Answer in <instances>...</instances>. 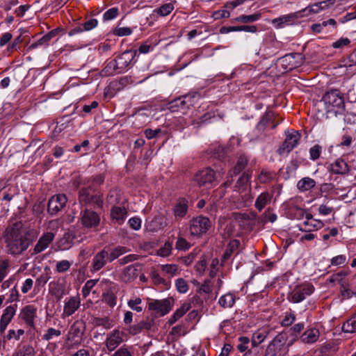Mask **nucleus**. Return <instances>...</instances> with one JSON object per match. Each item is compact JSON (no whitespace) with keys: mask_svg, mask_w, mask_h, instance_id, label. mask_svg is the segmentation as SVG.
Returning a JSON list of instances; mask_svg holds the SVG:
<instances>
[{"mask_svg":"<svg viewBox=\"0 0 356 356\" xmlns=\"http://www.w3.org/2000/svg\"><path fill=\"white\" fill-rule=\"evenodd\" d=\"M35 238V231L26 229L22 221L10 224L3 234L5 250L12 255L21 254Z\"/></svg>","mask_w":356,"mask_h":356,"instance_id":"nucleus-1","label":"nucleus"},{"mask_svg":"<svg viewBox=\"0 0 356 356\" xmlns=\"http://www.w3.org/2000/svg\"><path fill=\"white\" fill-rule=\"evenodd\" d=\"M137 51L130 49L126 50L120 54L116 58L107 63L102 70V73L105 76H113L120 74L132 67L136 63L135 58Z\"/></svg>","mask_w":356,"mask_h":356,"instance_id":"nucleus-2","label":"nucleus"},{"mask_svg":"<svg viewBox=\"0 0 356 356\" xmlns=\"http://www.w3.org/2000/svg\"><path fill=\"white\" fill-rule=\"evenodd\" d=\"M327 113H334L335 116L345 112L344 99L341 92L333 89L327 92L323 97Z\"/></svg>","mask_w":356,"mask_h":356,"instance_id":"nucleus-3","label":"nucleus"},{"mask_svg":"<svg viewBox=\"0 0 356 356\" xmlns=\"http://www.w3.org/2000/svg\"><path fill=\"white\" fill-rule=\"evenodd\" d=\"M295 341V339L289 341L287 333L280 332L268 346L266 351L275 356H285L289 352V348Z\"/></svg>","mask_w":356,"mask_h":356,"instance_id":"nucleus-4","label":"nucleus"},{"mask_svg":"<svg viewBox=\"0 0 356 356\" xmlns=\"http://www.w3.org/2000/svg\"><path fill=\"white\" fill-rule=\"evenodd\" d=\"M79 202L83 206H92L94 209H102L104 204L103 195L93 192L92 189L84 186L79 191Z\"/></svg>","mask_w":356,"mask_h":356,"instance_id":"nucleus-5","label":"nucleus"},{"mask_svg":"<svg viewBox=\"0 0 356 356\" xmlns=\"http://www.w3.org/2000/svg\"><path fill=\"white\" fill-rule=\"evenodd\" d=\"M197 92L188 93L171 101L169 104V109L171 112H179L186 113L191 106H193L199 99Z\"/></svg>","mask_w":356,"mask_h":356,"instance_id":"nucleus-6","label":"nucleus"},{"mask_svg":"<svg viewBox=\"0 0 356 356\" xmlns=\"http://www.w3.org/2000/svg\"><path fill=\"white\" fill-rule=\"evenodd\" d=\"M211 227V222L207 217L199 216L189 221V231L192 236H202Z\"/></svg>","mask_w":356,"mask_h":356,"instance_id":"nucleus-7","label":"nucleus"},{"mask_svg":"<svg viewBox=\"0 0 356 356\" xmlns=\"http://www.w3.org/2000/svg\"><path fill=\"white\" fill-rule=\"evenodd\" d=\"M79 220L84 228L95 229L99 226L101 218L97 212L85 208L80 211Z\"/></svg>","mask_w":356,"mask_h":356,"instance_id":"nucleus-8","label":"nucleus"},{"mask_svg":"<svg viewBox=\"0 0 356 356\" xmlns=\"http://www.w3.org/2000/svg\"><path fill=\"white\" fill-rule=\"evenodd\" d=\"M314 291V287L310 283H304L296 286L289 295V301L299 303L310 296Z\"/></svg>","mask_w":356,"mask_h":356,"instance_id":"nucleus-9","label":"nucleus"},{"mask_svg":"<svg viewBox=\"0 0 356 356\" xmlns=\"http://www.w3.org/2000/svg\"><path fill=\"white\" fill-rule=\"evenodd\" d=\"M215 179V172L210 168L201 170L195 173L193 181L198 186H206L211 184Z\"/></svg>","mask_w":356,"mask_h":356,"instance_id":"nucleus-10","label":"nucleus"},{"mask_svg":"<svg viewBox=\"0 0 356 356\" xmlns=\"http://www.w3.org/2000/svg\"><path fill=\"white\" fill-rule=\"evenodd\" d=\"M172 301L171 298L155 300L148 303V309L161 316H164L171 310Z\"/></svg>","mask_w":356,"mask_h":356,"instance_id":"nucleus-11","label":"nucleus"},{"mask_svg":"<svg viewBox=\"0 0 356 356\" xmlns=\"http://www.w3.org/2000/svg\"><path fill=\"white\" fill-rule=\"evenodd\" d=\"M67 197L64 194L52 196L48 202L47 211L51 215L58 213L66 204Z\"/></svg>","mask_w":356,"mask_h":356,"instance_id":"nucleus-12","label":"nucleus"},{"mask_svg":"<svg viewBox=\"0 0 356 356\" xmlns=\"http://www.w3.org/2000/svg\"><path fill=\"white\" fill-rule=\"evenodd\" d=\"M280 62L286 70L291 71L301 65L302 56L297 53L286 54L280 58Z\"/></svg>","mask_w":356,"mask_h":356,"instance_id":"nucleus-13","label":"nucleus"},{"mask_svg":"<svg viewBox=\"0 0 356 356\" xmlns=\"http://www.w3.org/2000/svg\"><path fill=\"white\" fill-rule=\"evenodd\" d=\"M123 335L124 333L119 330H114L108 334L105 346L109 352L113 351L124 341Z\"/></svg>","mask_w":356,"mask_h":356,"instance_id":"nucleus-14","label":"nucleus"},{"mask_svg":"<svg viewBox=\"0 0 356 356\" xmlns=\"http://www.w3.org/2000/svg\"><path fill=\"white\" fill-rule=\"evenodd\" d=\"M301 138L300 134L295 130L288 131L286 132V138L282 143L280 149L286 152H290L296 147Z\"/></svg>","mask_w":356,"mask_h":356,"instance_id":"nucleus-15","label":"nucleus"},{"mask_svg":"<svg viewBox=\"0 0 356 356\" xmlns=\"http://www.w3.org/2000/svg\"><path fill=\"white\" fill-rule=\"evenodd\" d=\"M108 250L102 249L95 254L92 259L90 270L91 272H97L103 268L108 262Z\"/></svg>","mask_w":356,"mask_h":356,"instance_id":"nucleus-16","label":"nucleus"},{"mask_svg":"<svg viewBox=\"0 0 356 356\" xmlns=\"http://www.w3.org/2000/svg\"><path fill=\"white\" fill-rule=\"evenodd\" d=\"M327 170L334 175H345L349 172L350 167L347 161L340 157L329 165Z\"/></svg>","mask_w":356,"mask_h":356,"instance_id":"nucleus-17","label":"nucleus"},{"mask_svg":"<svg viewBox=\"0 0 356 356\" xmlns=\"http://www.w3.org/2000/svg\"><path fill=\"white\" fill-rule=\"evenodd\" d=\"M36 312V307L33 305H29L22 308L19 316L27 325L31 328H35Z\"/></svg>","mask_w":356,"mask_h":356,"instance_id":"nucleus-18","label":"nucleus"},{"mask_svg":"<svg viewBox=\"0 0 356 356\" xmlns=\"http://www.w3.org/2000/svg\"><path fill=\"white\" fill-rule=\"evenodd\" d=\"M54 238L55 234L54 232H47L44 233L34 246L33 254H37L46 250Z\"/></svg>","mask_w":356,"mask_h":356,"instance_id":"nucleus-19","label":"nucleus"},{"mask_svg":"<svg viewBox=\"0 0 356 356\" xmlns=\"http://www.w3.org/2000/svg\"><path fill=\"white\" fill-rule=\"evenodd\" d=\"M16 305L8 306L3 312L0 321V332H3L16 313Z\"/></svg>","mask_w":356,"mask_h":356,"instance_id":"nucleus-20","label":"nucleus"},{"mask_svg":"<svg viewBox=\"0 0 356 356\" xmlns=\"http://www.w3.org/2000/svg\"><path fill=\"white\" fill-rule=\"evenodd\" d=\"M188 202L185 198H179L173 207V214L177 220L183 218L188 213Z\"/></svg>","mask_w":356,"mask_h":356,"instance_id":"nucleus-21","label":"nucleus"},{"mask_svg":"<svg viewBox=\"0 0 356 356\" xmlns=\"http://www.w3.org/2000/svg\"><path fill=\"white\" fill-rule=\"evenodd\" d=\"M80 306V298L77 296L71 297L65 302L63 308V316H70L72 315Z\"/></svg>","mask_w":356,"mask_h":356,"instance_id":"nucleus-22","label":"nucleus"},{"mask_svg":"<svg viewBox=\"0 0 356 356\" xmlns=\"http://www.w3.org/2000/svg\"><path fill=\"white\" fill-rule=\"evenodd\" d=\"M154 325V321L150 319H146L140 321L137 324H135L132 326H131L129 328V334L132 335H136L144 330H150Z\"/></svg>","mask_w":356,"mask_h":356,"instance_id":"nucleus-23","label":"nucleus"},{"mask_svg":"<svg viewBox=\"0 0 356 356\" xmlns=\"http://www.w3.org/2000/svg\"><path fill=\"white\" fill-rule=\"evenodd\" d=\"M233 217L239 226L243 228H248L252 225L255 216L252 214L251 217L248 213H234Z\"/></svg>","mask_w":356,"mask_h":356,"instance_id":"nucleus-24","label":"nucleus"},{"mask_svg":"<svg viewBox=\"0 0 356 356\" xmlns=\"http://www.w3.org/2000/svg\"><path fill=\"white\" fill-rule=\"evenodd\" d=\"M191 308V304L190 302H184L179 308H178L173 315L168 320L170 325H173L179 318H181Z\"/></svg>","mask_w":356,"mask_h":356,"instance_id":"nucleus-25","label":"nucleus"},{"mask_svg":"<svg viewBox=\"0 0 356 356\" xmlns=\"http://www.w3.org/2000/svg\"><path fill=\"white\" fill-rule=\"evenodd\" d=\"M320 333L316 328H309L301 335L300 339L303 343H313L318 339Z\"/></svg>","mask_w":356,"mask_h":356,"instance_id":"nucleus-26","label":"nucleus"},{"mask_svg":"<svg viewBox=\"0 0 356 356\" xmlns=\"http://www.w3.org/2000/svg\"><path fill=\"white\" fill-rule=\"evenodd\" d=\"M166 226L164 217L161 215L156 216L147 225L149 231L156 232L163 229Z\"/></svg>","mask_w":356,"mask_h":356,"instance_id":"nucleus-27","label":"nucleus"},{"mask_svg":"<svg viewBox=\"0 0 356 356\" xmlns=\"http://www.w3.org/2000/svg\"><path fill=\"white\" fill-rule=\"evenodd\" d=\"M298 17L299 15L298 13H291L273 19L272 23L276 28H281L284 24L293 23L296 19L298 18Z\"/></svg>","mask_w":356,"mask_h":356,"instance_id":"nucleus-28","label":"nucleus"},{"mask_svg":"<svg viewBox=\"0 0 356 356\" xmlns=\"http://www.w3.org/2000/svg\"><path fill=\"white\" fill-rule=\"evenodd\" d=\"M127 213L124 207H113L111 209V216L113 220H115L119 225H121L124 222Z\"/></svg>","mask_w":356,"mask_h":356,"instance_id":"nucleus-29","label":"nucleus"},{"mask_svg":"<svg viewBox=\"0 0 356 356\" xmlns=\"http://www.w3.org/2000/svg\"><path fill=\"white\" fill-rule=\"evenodd\" d=\"M273 196L268 192L261 193L256 199L254 207L261 211L268 203H270Z\"/></svg>","mask_w":356,"mask_h":356,"instance_id":"nucleus-30","label":"nucleus"},{"mask_svg":"<svg viewBox=\"0 0 356 356\" xmlns=\"http://www.w3.org/2000/svg\"><path fill=\"white\" fill-rule=\"evenodd\" d=\"M104 181V177L102 175H97L89 177L84 185L90 189H92L93 192H96L97 187L101 186Z\"/></svg>","mask_w":356,"mask_h":356,"instance_id":"nucleus-31","label":"nucleus"},{"mask_svg":"<svg viewBox=\"0 0 356 356\" xmlns=\"http://www.w3.org/2000/svg\"><path fill=\"white\" fill-rule=\"evenodd\" d=\"M248 159L245 155H241L236 161V165L233 168L232 170L229 171L231 176L236 175L241 172L248 165Z\"/></svg>","mask_w":356,"mask_h":356,"instance_id":"nucleus-32","label":"nucleus"},{"mask_svg":"<svg viewBox=\"0 0 356 356\" xmlns=\"http://www.w3.org/2000/svg\"><path fill=\"white\" fill-rule=\"evenodd\" d=\"M304 228L300 227L299 230L304 232H311L314 230H318L321 229L324 224L321 220H305L303 222Z\"/></svg>","mask_w":356,"mask_h":356,"instance_id":"nucleus-33","label":"nucleus"},{"mask_svg":"<svg viewBox=\"0 0 356 356\" xmlns=\"http://www.w3.org/2000/svg\"><path fill=\"white\" fill-rule=\"evenodd\" d=\"M35 351L31 344H24L19 346L12 356H34Z\"/></svg>","mask_w":356,"mask_h":356,"instance_id":"nucleus-34","label":"nucleus"},{"mask_svg":"<svg viewBox=\"0 0 356 356\" xmlns=\"http://www.w3.org/2000/svg\"><path fill=\"white\" fill-rule=\"evenodd\" d=\"M240 245V242L238 240L234 239L232 240L227 245L226 250L222 256V261H225L229 259L232 254L236 252Z\"/></svg>","mask_w":356,"mask_h":356,"instance_id":"nucleus-35","label":"nucleus"},{"mask_svg":"<svg viewBox=\"0 0 356 356\" xmlns=\"http://www.w3.org/2000/svg\"><path fill=\"white\" fill-rule=\"evenodd\" d=\"M316 186L314 179L310 177H304L297 184L298 188L301 191H307L313 188Z\"/></svg>","mask_w":356,"mask_h":356,"instance_id":"nucleus-36","label":"nucleus"},{"mask_svg":"<svg viewBox=\"0 0 356 356\" xmlns=\"http://www.w3.org/2000/svg\"><path fill=\"white\" fill-rule=\"evenodd\" d=\"M234 302L235 296L230 293L222 296L218 300L219 305L225 309L232 307Z\"/></svg>","mask_w":356,"mask_h":356,"instance_id":"nucleus-37","label":"nucleus"},{"mask_svg":"<svg viewBox=\"0 0 356 356\" xmlns=\"http://www.w3.org/2000/svg\"><path fill=\"white\" fill-rule=\"evenodd\" d=\"M123 277L127 282L134 280L138 277L137 266L130 265L125 268L123 272Z\"/></svg>","mask_w":356,"mask_h":356,"instance_id":"nucleus-38","label":"nucleus"},{"mask_svg":"<svg viewBox=\"0 0 356 356\" xmlns=\"http://www.w3.org/2000/svg\"><path fill=\"white\" fill-rule=\"evenodd\" d=\"M334 2H335L334 0L323 1L319 2L318 3H314L311 6H308L305 9H304L302 11L305 12L306 10H308V12L309 13H318L324 8V7L322 6V4H325V6L327 7L329 5L334 4Z\"/></svg>","mask_w":356,"mask_h":356,"instance_id":"nucleus-39","label":"nucleus"},{"mask_svg":"<svg viewBox=\"0 0 356 356\" xmlns=\"http://www.w3.org/2000/svg\"><path fill=\"white\" fill-rule=\"evenodd\" d=\"M128 252V249L124 246H117L113 248L111 252L108 250V262H112L120 256L127 253Z\"/></svg>","mask_w":356,"mask_h":356,"instance_id":"nucleus-40","label":"nucleus"},{"mask_svg":"<svg viewBox=\"0 0 356 356\" xmlns=\"http://www.w3.org/2000/svg\"><path fill=\"white\" fill-rule=\"evenodd\" d=\"M103 300L110 307H113L117 303V297L112 289H109L103 293Z\"/></svg>","mask_w":356,"mask_h":356,"instance_id":"nucleus-41","label":"nucleus"},{"mask_svg":"<svg viewBox=\"0 0 356 356\" xmlns=\"http://www.w3.org/2000/svg\"><path fill=\"white\" fill-rule=\"evenodd\" d=\"M342 330L344 332H356V315L350 317L343 324Z\"/></svg>","mask_w":356,"mask_h":356,"instance_id":"nucleus-42","label":"nucleus"},{"mask_svg":"<svg viewBox=\"0 0 356 356\" xmlns=\"http://www.w3.org/2000/svg\"><path fill=\"white\" fill-rule=\"evenodd\" d=\"M172 250V242L168 241L157 250V255L161 257H167L171 254Z\"/></svg>","mask_w":356,"mask_h":356,"instance_id":"nucleus-43","label":"nucleus"},{"mask_svg":"<svg viewBox=\"0 0 356 356\" xmlns=\"http://www.w3.org/2000/svg\"><path fill=\"white\" fill-rule=\"evenodd\" d=\"M261 17L260 13H254L250 15H241L234 19L235 22H242V23H250L259 20Z\"/></svg>","mask_w":356,"mask_h":356,"instance_id":"nucleus-44","label":"nucleus"},{"mask_svg":"<svg viewBox=\"0 0 356 356\" xmlns=\"http://www.w3.org/2000/svg\"><path fill=\"white\" fill-rule=\"evenodd\" d=\"M161 269L163 273L171 277H174L179 273L178 266L174 264L161 265Z\"/></svg>","mask_w":356,"mask_h":356,"instance_id":"nucleus-45","label":"nucleus"},{"mask_svg":"<svg viewBox=\"0 0 356 356\" xmlns=\"http://www.w3.org/2000/svg\"><path fill=\"white\" fill-rule=\"evenodd\" d=\"M10 261L8 259L0 260V283L9 273Z\"/></svg>","mask_w":356,"mask_h":356,"instance_id":"nucleus-46","label":"nucleus"},{"mask_svg":"<svg viewBox=\"0 0 356 356\" xmlns=\"http://www.w3.org/2000/svg\"><path fill=\"white\" fill-rule=\"evenodd\" d=\"M277 215L270 209H266L260 218V222L266 224L268 222H274L277 220Z\"/></svg>","mask_w":356,"mask_h":356,"instance_id":"nucleus-47","label":"nucleus"},{"mask_svg":"<svg viewBox=\"0 0 356 356\" xmlns=\"http://www.w3.org/2000/svg\"><path fill=\"white\" fill-rule=\"evenodd\" d=\"M267 332L265 330H258L255 332L252 337V343L253 346H257L266 339Z\"/></svg>","mask_w":356,"mask_h":356,"instance_id":"nucleus-48","label":"nucleus"},{"mask_svg":"<svg viewBox=\"0 0 356 356\" xmlns=\"http://www.w3.org/2000/svg\"><path fill=\"white\" fill-rule=\"evenodd\" d=\"M174 10V4L172 3H168L162 5L160 8L155 10V12L162 16L168 15Z\"/></svg>","mask_w":356,"mask_h":356,"instance_id":"nucleus-49","label":"nucleus"},{"mask_svg":"<svg viewBox=\"0 0 356 356\" xmlns=\"http://www.w3.org/2000/svg\"><path fill=\"white\" fill-rule=\"evenodd\" d=\"M175 286L180 293H186L189 289L187 282L183 278H178L175 280Z\"/></svg>","mask_w":356,"mask_h":356,"instance_id":"nucleus-50","label":"nucleus"},{"mask_svg":"<svg viewBox=\"0 0 356 356\" xmlns=\"http://www.w3.org/2000/svg\"><path fill=\"white\" fill-rule=\"evenodd\" d=\"M322 146L316 144L312 146L309 149V158L312 161H316L320 158L321 152H322Z\"/></svg>","mask_w":356,"mask_h":356,"instance_id":"nucleus-51","label":"nucleus"},{"mask_svg":"<svg viewBox=\"0 0 356 356\" xmlns=\"http://www.w3.org/2000/svg\"><path fill=\"white\" fill-rule=\"evenodd\" d=\"M274 177V173L262 169L259 175L258 179L261 183L265 184L269 182Z\"/></svg>","mask_w":356,"mask_h":356,"instance_id":"nucleus-52","label":"nucleus"},{"mask_svg":"<svg viewBox=\"0 0 356 356\" xmlns=\"http://www.w3.org/2000/svg\"><path fill=\"white\" fill-rule=\"evenodd\" d=\"M191 244L183 237H178L175 244L177 250L180 251H186L191 248Z\"/></svg>","mask_w":356,"mask_h":356,"instance_id":"nucleus-53","label":"nucleus"},{"mask_svg":"<svg viewBox=\"0 0 356 356\" xmlns=\"http://www.w3.org/2000/svg\"><path fill=\"white\" fill-rule=\"evenodd\" d=\"M251 176H252V170H250L248 168L238 178V179L237 181V184L238 185V186H242L247 184L249 182V181L251 178Z\"/></svg>","mask_w":356,"mask_h":356,"instance_id":"nucleus-54","label":"nucleus"},{"mask_svg":"<svg viewBox=\"0 0 356 356\" xmlns=\"http://www.w3.org/2000/svg\"><path fill=\"white\" fill-rule=\"evenodd\" d=\"M19 193V189L17 187H10L6 192L4 193L3 200L8 201L13 200Z\"/></svg>","mask_w":356,"mask_h":356,"instance_id":"nucleus-55","label":"nucleus"},{"mask_svg":"<svg viewBox=\"0 0 356 356\" xmlns=\"http://www.w3.org/2000/svg\"><path fill=\"white\" fill-rule=\"evenodd\" d=\"M71 263L67 260H62L57 262L56 269L58 273H65L70 269Z\"/></svg>","mask_w":356,"mask_h":356,"instance_id":"nucleus-56","label":"nucleus"},{"mask_svg":"<svg viewBox=\"0 0 356 356\" xmlns=\"http://www.w3.org/2000/svg\"><path fill=\"white\" fill-rule=\"evenodd\" d=\"M296 321V315L293 313H286L284 317L281 321V325L284 327L291 325Z\"/></svg>","mask_w":356,"mask_h":356,"instance_id":"nucleus-57","label":"nucleus"},{"mask_svg":"<svg viewBox=\"0 0 356 356\" xmlns=\"http://www.w3.org/2000/svg\"><path fill=\"white\" fill-rule=\"evenodd\" d=\"M142 302V300L140 298H136L134 300H129L127 302L128 306L133 310L138 312L143 311L142 307L139 306Z\"/></svg>","mask_w":356,"mask_h":356,"instance_id":"nucleus-58","label":"nucleus"},{"mask_svg":"<svg viewBox=\"0 0 356 356\" xmlns=\"http://www.w3.org/2000/svg\"><path fill=\"white\" fill-rule=\"evenodd\" d=\"M113 34L117 36H127L131 34L132 31L129 27H119L117 26L113 30Z\"/></svg>","mask_w":356,"mask_h":356,"instance_id":"nucleus-59","label":"nucleus"},{"mask_svg":"<svg viewBox=\"0 0 356 356\" xmlns=\"http://www.w3.org/2000/svg\"><path fill=\"white\" fill-rule=\"evenodd\" d=\"M118 13L119 11L118 8H111L104 13V19L106 21L111 20L118 16Z\"/></svg>","mask_w":356,"mask_h":356,"instance_id":"nucleus-60","label":"nucleus"},{"mask_svg":"<svg viewBox=\"0 0 356 356\" xmlns=\"http://www.w3.org/2000/svg\"><path fill=\"white\" fill-rule=\"evenodd\" d=\"M305 328V323H298L295 324L293 326H292L290 328V331L291 332V334L293 335L296 340L298 339V335L301 333V332Z\"/></svg>","mask_w":356,"mask_h":356,"instance_id":"nucleus-61","label":"nucleus"},{"mask_svg":"<svg viewBox=\"0 0 356 356\" xmlns=\"http://www.w3.org/2000/svg\"><path fill=\"white\" fill-rule=\"evenodd\" d=\"M186 333V327L182 325L175 326L172 328L170 334L176 336L177 337L185 335Z\"/></svg>","mask_w":356,"mask_h":356,"instance_id":"nucleus-62","label":"nucleus"},{"mask_svg":"<svg viewBox=\"0 0 356 356\" xmlns=\"http://www.w3.org/2000/svg\"><path fill=\"white\" fill-rule=\"evenodd\" d=\"M350 40L347 38H341L336 42H333L332 47L334 49H340L343 47H347L350 44Z\"/></svg>","mask_w":356,"mask_h":356,"instance_id":"nucleus-63","label":"nucleus"},{"mask_svg":"<svg viewBox=\"0 0 356 356\" xmlns=\"http://www.w3.org/2000/svg\"><path fill=\"white\" fill-rule=\"evenodd\" d=\"M111 356H133L129 348L124 346H121Z\"/></svg>","mask_w":356,"mask_h":356,"instance_id":"nucleus-64","label":"nucleus"}]
</instances>
